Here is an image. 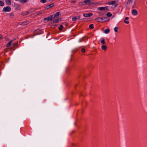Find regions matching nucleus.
<instances>
[{
	"label": "nucleus",
	"mask_w": 147,
	"mask_h": 147,
	"mask_svg": "<svg viewBox=\"0 0 147 147\" xmlns=\"http://www.w3.org/2000/svg\"><path fill=\"white\" fill-rule=\"evenodd\" d=\"M109 20V19L107 17L100 18L98 17L95 19V20L98 22H103Z\"/></svg>",
	"instance_id": "1"
},
{
	"label": "nucleus",
	"mask_w": 147,
	"mask_h": 147,
	"mask_svg": "<svg viewBox=\"0 0 147 147\" xmlns=\"http://www.w3.org/2000/svg\"><path fill=\"white\" fill-rule=\"evenodd\" d=\"M11 9L10 7L8 6L6 7H4L2 10V11L3 12H9L11 11Z\"/></svg>",
	"instance_id": "2"
},
{
	"label": "nucleus",
	"mask_w": 147,
	"mask_h": 147,
	"mask_svg": "<svg viewBox=\"0 0 147 147\" xmlns=\"http://www.w3.org/2000/svg\"><path fill=\"white\" fill-rule=\"evenodd\" d=\"M97 9L100 11H106L108 10L107 6L104 7H99L97 8Z\"/></svg>",
	"instance_id": "3"
},
{
	"label": "nucleus",
	"mask_w": 147,
	"mask_h": 147,
	"mask_svg": "<svg viewBox=\"0 0 147 147\" xmlns=\"http://www.w3.org/2000/svg\"><path fill=\"white\" fill-rule=\"evenodd\" d=\"M53 19H54V18H53V15H52L50 16L47 18H44V20H47V22H48Z\"/></svg>",
	"instance_id": "4"
},
{
	"label": "nucleus",
	"mask_w": 147,
	"mask_h": 147,
	"mask_svg": "<svg viewBox=\"0 0 147 147\" xmlns=\"http://www.w3.org/2000/svg\"><path fill=\"white\" fill-rule=\"evenodd\" d=\"M109 4L110 5H114V7H117L118 5L116 3V1H110L109 2Z\"/></svg>",
	"instance_id": "5"
},
{
	"label": "nucleus",
	"mask_w": 147,
	"mask_h": 147,
	"mask_svg": "<svg viewBox=\"0 0 147 147\" xmlns=\"http://www.w3.org/2000/svg\"><path fill=\"white\" fill-rule=\"evenodd\" d=\"M61 16L60 12H57L55 15H53V18H58Z\"/></svg>",
	"instance_id": "6"
},
{
	"label": "nucleus",
	"mask_w": 147,
	"mask_h": 147,
	"mask_svg": "<svg viewBox=\"0 0 147 147\" xmlns=\"http://www.w3.org/2000/svg\"><path fill=\"white\" fill-rule=\"evenodd\" d=\"M92 15L93 14L92 13H84L83 16L84 17H91Z\"/></svg>",
	"instance_id": "7"
},
{
	"label": "nucleus",
	"mask_w": 147,
	"mask_h": 147,
	"mask_svg": "<svg viewBox=\"0 0 147 147\" xmlns=\"http://www.w3.org/2000/svg\"><path fill=\"white\" fill-rule=\"evenodd\" d=\"M132 13L134 16H136L138 14V12L136 10L133 9L132 11Z\"/></svg>",
	"instance_id": "8"
},
{
	"label": "nucleus",
	"mask_w": 147,
	"mask_h": 147,
	"mask_svg": "<svg viewBox=\"0 0 147 147\" xmlns=\"http://www.w3.org/2000/svg\"><path fill=\"white\" fill-rule=\"evenodd\" d=\"M30 12L29 11H25L24 12H23L21 13V15L22 16H24L26 15L29 13Z\"/></svg>",
	"instance_id": "9"
},
{
	"label": "nucleus",
	"mask_w": 147,
	"mask_h": 147,
	"mask_svg": "<svg viewBox=\"0 0 147 147\" xmlns=\"http://www.w3.org/2000/svg\"><path fill=\"white\" fill-rule=\"evenodd\" d=\"M5 1L7 5H10L11 4V0H5Z\"/></svg>",
	"instance_id": "10"
},
{
	"label": "nucleus",
	"mask_w": 147,
	"mask_h": 147,
	"mask_svg": "<svg viewBox=\"0 0 147 147\" xmlns=\"http://www.w3.org/2000/svg\"><path fill=\"white\" fill-rule=\"evenodd\" d=\"M29 23V22L28 21H26L24 22H22L20 24L21 25H24L26 24H28Z\"/></svg>",
	"instance_id": "11"
},
{
	"label": "nucleus",
	"mask_w": 147,
	"mask_h": 147,
	"mask_svg": "<svg viewBox=\"0 0 147 147\" xmlns=\"http://www.w3.org/2000/svg\"><path fill=\"white\" fill-rule=\"evenodd\" d=\"M54 3H52L49 5H48L47 6V8L48 9L50 8L51 7H53L54 6Z\"/></svg>",
	"instance_id": "12"
},
{
	"label": "nucleus",
	"mask_w": 147,
	"mask_h": 147,
	"mask_svg": "<svg viewBox=\"0 0 147 147\" xmlns=\"http://www.w3.org/2000/svg\"><path fill=\"white\" fill-rule=\"evenodd\" d=\"M13 41V40H11L10 42H9L6 45V47H9L11 44V43Z\"/></svg>",
	"instance_id": "13"
},
{
	"label": "nucleus",
	"mask_w": 147,
	"mask_h": 147,
	"mask_svg": "<svg viewBox=\"0 0 147 147\" xmlns=\"http://www.w3.org/2000/svg\"><path fill=\"white\" fill-rule=\"evenodd\" d=\"M61 18H59L55 20H53V23H57L61 21Z\"/></svg>",
	"instance_id": "14"
},
{
	"label": "nucleus",
	"mask_w": 147,
	"mask_h": 147,
	"mask_svg": "<svg viewBox=\"0 0 147 147\" xmlns=\"http://www.w3.org/2000/svg\"><path fill=\"white\" fill-rule=\"evenodd\" d=\"M91 2L90 0H84V2H83V3H85V4H87L88 3H90Z\"/></svg>",
	"instance_id": "15"
},
{
	"label": "nucleus",
	"mask_w": 147,
	"mask_h": 147,
	"mask_svg": "<svg viewBox=\"0 0 147 147\" xmlns=\"http://www.w3.org/2000/svg\"><path fill=\"white\" fill-rule=\"evenodd\" d=\"M8 16L9 18H12L13 17L14 15L13 13H10L8 14Z\"/></svg>",
	"instance_id": "16"
},
{
	"label": "nucleus",
	"mask_w": 147,
	"mask_h": 147,
	"mask_svg": "<svg viewBox=\"0 0 147 147\" xmlns=\"http://www.w3.org/2000/svg\"><path fill=\"white\" fill-rule=\"evenodd\" d=\"M101 49L104 50H106L107 49V46L105 45H103L101 46Z\"/></svg>",
	"instance_id": "17"
},
{
	"label": "nucleus",
	"mask_w": 147,
	"mask_h": 147,
	"mask_svg": "<svg viewBox=\"0 0 147 147\" xmlns=\"http://www.w3.org/2000/svg\"><path fill=\"white\" fill-rule=\"evenodd\" d=\"M101 43L103 45L105 44V39L104 38H103L100 41Z\"/></svg>",
	"instance_id": "18"
},
{
	"label": "nucleus",
	"mask_w": 147,
	"mask_h": 147,
	"mask_svg": "<svg viewBox=\"0 0 147 147\" xmlns=\"http://www.w3.org/2000/svg\"><path fill=\"white\" fill-rule=\"evenodd\" d=\"M110 31V30L109 29H106L105 30H104V33L105 34H107Z\"/></svg>",
	"instance_id": "19"
},
{
	"label": "nucleus",
	"mask_w": 147,
	"mask_h": 147,
	"mask_svg": "<svg viewBox=\"0 0 147 147\" xmlns=\"http://www.w3.org/2000/svg\"><path fill=\"white\" fill-rule=\"evenodd\" d=\"M106 16L108 17H111L112 16V14L110 12H108L107 13Z\"/></svg>",
	"instance_id": "20"
},
{
	"label": "nucleus",
	"mask_w": 147,
	"mask_h": 147,
	"mask_svg": "<svg viewBox=\"0 0 147 147\" xmlns=\"http://www.w3.org/2000/svg\"><path fill=\"white\" fill-rule=\"evenodd\" d=\"M132 1L133 0H128L127 2V4L128 5L129 4L132 3Z\"/></svg>",
	"instance_id": "21"
},
{
	"label": "nucleus",
	"mask_w": 147,
	"mask_h": 147,
	"mask_svg": "<svg viewBox=\"0 0 147 147\" xmlns=\"http://www.w3.org/2000/svg\"><path fill=\"white\" fill-rule=\"evenodd\" d=\"M5 4L2 1H0V6H3Z\"/></svg>",
	"instance_id": "22"
},
{
	"label": "nucleus",
	"mask_w": 147,
	"mask_h": 147,
	"mask_svg": "<svg viewBox=\"0 0 147 147\" xmlns=\"http://www.w3.org/2000/svg\"><path fill=\"white\" fill-rule=\"evenodd\" d=\"M27 1V0H20V2L21 3H26Z\"/></svg>",
	"instance_id": "23"
},
{
	"label": "nucleus",
	"mask_w": 147,
	"mask_h": 147,
	"mask_svg": "<svg viewBox=\"0 0 147 147\" xmlns=\"http://www.w3.org/2000/svg\"><path fill=\"white\" fill-rule=\"evenodd\" d=\"M63 28V26L62 25H61L59 28V30L60 31Z\"/></svg>",
	"instance_id": "24"
},
{
	"label": "nucleus",
	"mask_w": 147,
	"mask_h": 147,
	"mask_svg": "<svg viewBox=\"0 0 147 147\" xmlns=\"http://www.w3.org/2000/svg\"><path fill=\"white\" fill-rule=\"evenodd\" d=\"M89 28L90 29H93L94 28L93 24H90L89 26Z\"/></svg>",
	"instance_id": "25"
},
{
	"label": "nucleus",
	"mask_w": 147,
	"mask_h": 147,
	"mask_svg": "<svg viewBox=\"0 0 147 147\" xmlns=\"http://www.w3.org/2000/svg\"><path fill=\"white\" fill-rule=\"evenodd\" d=\"M118 28L117 27H115V28H114V30L116 32H117V31H118V30H117V29H118Z\"/></svg>",
	"instance_id": "26"
},
{
	"label": "nucleus",
	"mask_w": 147,
	"mask_h": 147,
	"mask_svg": "<svg viewBox=\"0 0 147 147\" xmlns=\"http://www.w3.org/2000/svg\"><path fill=\"white\" fill-rule=\"evenodd\" d=\"M18 42H16V43H13L12 44V45L14 47H15L17 45H18Z\"/></svg>",
	"instance_id": "27"
},
{
	"label": "nucleus",
	"mask_w": 147,
	"mask_h": 147,
	"mask_svg": "<svg viewBox=\"0 0 147 147\" xmlns=\"http://www.w3.org/2000/svg\"><path fill=\"white\" fill-rule=\"evenodd\" d=\"M72 20L73 21H76V20H77V18H76V17H73L72 19Z\"/></svg>",
	"instance_id": "28"
},
{
	"label": "nucleus",
	"mask_w": 147,
	"mask_h": 147,
	"mask_svg": "<svg viewBox=\"0 0 147 147\" xmlns=\"http://www.w3.org/2000/svg\"><path fill=\"white\" fill-rule=\"evenodd\" d=\"M40 1L41 3H44L46 2V0H40Z\"/></svg>",
	"instance_id": "29"
},
{
	"label": "nucleus",
	"mask_w": 147,
	"mask_h": 147,
	"mask_svg": "<svg viewBox=\"0 0 147 147\" xmlns=\"http://www.w3.org/2000/svg\"><path fill=\"white\" fill-rule=\"evenodd\" d=\"M81 50L82 53H84L85 51V49L84 48L82 49Z\"/></svg>",
	"instance_id": "30"
},
{
	"label": "nucleus",
	"mask_w": 147,
	"mask_h": 147,
	"mask_svg": "<svg viewBox=\"0 0 147 147\" xmlns=\"http://www.w3.org/2000/svg\"><path fill=\"white\" fill-rule=\"evenodd\" d=\"M124 22L127 24H128L129 23V22L128 21H126L125 20H124Z\"/></svg>",
	"instance_id": "31"
},
{
	"label": "nucleus",
	"mask_w": 147,
	"mask_h": 147,
	"mask_svg": "<svg viewBox=\"0 0 147 147\" xmlns=\"http://www.w3.org/2000/svg\"><path fill=\"white\" fill-rule=\"evenodd\" d=\"M76 18H77V19H79L80 18V16H77Z\"/></svg>",
	"instance_id": "32"
},
{
	"label": "nucleus",
	"mask_w": 147,
	"mask_h": 147,
	"mask_svg": "<svg viewBox=\"0 0 147 147\" xmlns=\"http://www.w3.org/2000/svg\"><path fill=\"white\" fill-rule=\"evenodd\" d=\"M129 19V17H126L125 18V20H127Z\"/></svg>",
	"instance_id": "33"
},
{
	"label": "nucleus",
	"mask_w": 147,
	"mask_h": 147,
	"mask_svg": "<svg viewBox=\"0 0 147 147\" xmlns=\"http://www.w3.org/2000/svg\"><path fill=\"white\" fill-rule=\"evenodd\" d=\"M82 41V40L80 39V40H78V42H81Z\"/></svg>",
	"instance_id": "34"
},
{
	"label": "nucleus",
	"mask_w": 147,
	"mask_h": 147,
	"mask_svg": "<svg viewBox=\"0 0 147 147\" xmlns=\"http://www.w3.org/2000/svg\"><path fill=\"white\" fill-rule=\"evenodd\" d=\"M2 36L1 35H0V39L2 38Z\"/></svg>",
	"instance_id": "35"
},
{
	"label": "nucleus",
	"mask_w": 147,
	"mask_h": 147,
	"mask_svg": "<svg viewBox=\"0 0 147 147\" xmlns=\"http://www.w3.org/2000/svg\"><path fill=\"white\" fill-rule=\"evenodd\" d=\"M75 2V1H73L72 2V3H74Z\"/></svg>",
	"instance_id": "36"
},
{
	"label": "nucleus",
	"mask_w": 147,
	"mask_h": 147,
	"mask_svg": "<svg viewBox=\"0 0 147 147\" xmlns=\"http://www.w3.org/2000/svg\"><path fill=\"white\" fill-rule=\"evenodd\" d=\"M42 12L41 11H40L39 12V13H40V14H42Z\"/></svg>",
	"instance_id": "37"
},
{
	"label": "nucleus",
	"mask_w": 147,
	"mask_h": 147,
	"mask_svg": "<svg viewBox=\"0 0 147 147\" xmlns=\"http://www.w3.org/2000/svg\"><path fill=\"white\" fill-rule=\"evenodd\" d=\"M16 39V38H14L13 40V41L14 40H15Z\"/></svg>",
	"instance_id": "38"
},
{
	"label": "nucleus",
	"mask_w": 147,
	"mask_h": 147,
	"mask_svg": "<svg viewBox=\"0 0 147 147\" xmlns=\"http://www.w3.org/2000/svg\"><path fill=\"white\" fill-rule=\"evenodd\" d=\"M74 124H75V125H76L75 123H74Z\"/></svg>",
	"instance_id": "39"
},
{
	"label": "nucleus",
	"mask_w": 147,
	"mask_h": 147,
	"mask_svg": "<svg viewBox=\"0 0 147 147\" xmlns=\"http://www.w3.org/2000/svg\"><path fill=\"white\" fill-rule=\"evenodd\" d=\"M146 3H147V2H146Z\"/></svg>",
	"instance_id": "40"
}]
</instances>
